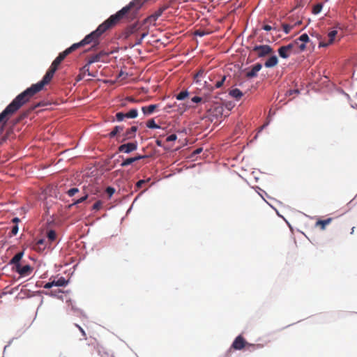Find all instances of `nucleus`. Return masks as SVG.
<instances>
[{"mask_svg": "<svg viewBox=\"0 0 357 357\" xmlns=\"http://www.w3.org/2000/svg\"><path fill=\"white\" fill-rule=\"evenodd\" d=\"M145 1L133 0L116 14L111 15L107 20L100 24L95 31L86 36L79 43H74L73 45H77L76 50L90 43H93V45H98L99 38L102 33L114 27L121 19L133 18Z\"/></svg>", "mask_w": 357, "mask_h": 357, "instance_id": "1", "label": "nucleus"}, {"mask_svg": "<svg viewBox=\"0 0 357 357\" xmlns=\"http://www.w3.org/2000/svg\"><path fill=\"white\" fill-rule=\"evenodd\" d=\"M56 71V70L55 68L50 66L41 81L35 84H32L29 88L17 96L3 111L10 117L36 93L40 91L44 86L50 83Z\"/></svg>", "mask_w": 357, "mask_h": 357, "instance_id": "2", "label": "nucleus"}, {"mask_svg": "<svg viewBox=\"0 0 357 357\" xmlns=\"http://www.w3.org/2000/svg\"><path fill=\"white\" fill-rule=\"evenodd\" d=\"M252 52H255L259 58L265 57L274 53L273 49L268 45H255Z\"/></svg>", "mask_w": 357, "mask_h": 357, "instance_id": "3", "label": "nucleus"}, {"mask_svg": "<svg viewBox=\"0 0 357 357\" xmlns=\"http://www.w3.org/2000/svg\"><path fill=\"white\" fill-rule=\"evenodd\" d=\"M76 46L77 45H72L70 47L67 48L66 50L61 52L59 54V56L53 61L50 66L57 70L59 65L65 59V58L68 54L76 50Z\"/></svg>", "mask_w": 357, "mask_h": 357, "instance_id": "4", "label": "nucleus"}, {"mask_svg": "<svg viewBox=\"0 0 357 357\" xmlns=\"http://www.w3.org/2000/svg\"><path fill=\"white\" fill-rule=\"evenodd\" d=\"M298 45L297 41H294L287 45L281 46L278 49V54L280 57L287 59L289 56L296 52V47Z\"/></svg>", "mask_w": 357, "mask_h": 357, "instance_id": "5", "label": "nucleus"}, {"mask_svg": "<svg viewBox=\"0 0 357 357\" xmlns=\"http://www.w3.org/2000/svg\"><path fill=\"white\" fill-rule=\"evenodd\" d=\"M246 346L252 348H255V347H259V345H255L248 343L241 335H238L233 342L231 348L236 350H241Z\"/></svg>", "mask_w": 357, "mask_h": 357, "instance_id": "6", "label": "nucleus"}, {"mask_svg": "<svg viewBox=\"0 0 357 357\" xmlns=\"http://www.w3.org/2000/svg\"><path fill=\"white\" fill-rule=\"evenodd\" d=\"M337 36V31L335 29L331 30L328 33L327 37L320 40L319 47H325L332 45L335 41Z\"/></svg>", "mask_w": 357, "mask_h": 357, "instance_id": "7", "label": "nucleus"}, {"mask_svg": "<svg viewBox=\"0 0 357 357\" xmlns=\"http://www.w3.org/2000/svg\"><path fill=\"white\" fill-rule=\"evenodd\" d=\"M137 149V142H129L123 144L118 147V151L120 153H130Z\"/></svg>", "mask_w": 357, "mask_h": 357, "instance_id": "8", "label": "nucleus"}, {"mask_svg": "<svg viewBox=\"0 0 357 357\" xmlns=\"http://www.w3.org/2000/svg\"><path fill=\"white\" fill-rule=\"evenodd\" d=\"M9 119L10 116L4 111L0 113V124H1L0 128V135L3 132L4 127ZM6 136L0 137V144H2L4 142H6Z\"/></svg>", "mask_w": 357, "mask_h": 357, "instance_id": "9", "label": "nucleus"}, {"mask_svg": "<svg viewBox=\"0 0 357 357\" xmlns=\"http://www.w3.org/2000/svg\"><path fill=\"white\" fill-rule=\"evenodd\" d=\"M225 107L222 105H215L209 110L208 112L211 116L218 119L223 115Z\"/></svg>", "mask_w": 357, "mask_h": 357, "instance_id": "10", "label": "nucleus"}, {"mask_svg": "<svg viewBox=\"0 0 357 357\" xmlns=\"http://www.w3.org/2000/svg\"><path fill=\"white\" fill-rule=\"evenodd\" d=\"M226 78L227 77L225 75H214L213 78H210L211 81H214L213 86H211V89H213L220 88L223 85Z\"/></svg>", "mask_w": 357, "mask_h": 357, "instance_id": "11", "label": "nucleus"}, {"mask_svg": "<svg viewBox=\"0 0 357 357\" xmlns=\"http://www.w3.org/2000/svg\"><path fill=\"white\" fill-rule=\"evenodd\" d=\"M109 55V53L101 51L99 53L92 55L89 58V64H92L96 62H105V58Z\"/></svg>", "mask_w": 357, "mask_h": 357, "instance_id": "12", "label": "nucleus"}, {"mask_svg": "<svg viewBox=\"0 0 357 357\" xmlns=\"http://www.w3.org/2000/svg\"><path fill=\"white\" fill-rule=\"evenodd\" d=\"M15 271L19 273L21 276L25 277L29 275L33 271V268L30 265L22 266L17 265V267L15 268Z\"/></svg>", "mask_w": 357, "mask_h": 357, "instance_id": "13", "label": "nucleus"}, {"mask_svg": "<svg viewBox=\"0 0 357 357\" xmlns=\"http://www.w3.org/2000/svg\"><path fill=\"white\" fill-rule=\"evenodd\" d=\"M139 29L138 23H135L130 26H128L123 32V36L124 38H128L131 35L135 33Z\"/></svg>", "mask_w": 357, "mask_h": 357, "instance_id": "14", "label": "nucleus"}, {"mask_svg": "<svg viewBox=\"0 0 357 357\" xmlns=\"http://www.w3.org/2000/svg\"><path fill=\"white\" fill-rule=\"evenodd\" d=\"M138 128L137 126H132L130 128L128 129L124 133V138L123 139V142L127 139H132L135 137L136 132Z\"/></svg>", "mask_w": 357, "mask_h": 357, "instance_id": "15", "label": "nucleus"}, {"mask_svg": "<svg viewBox=\"0 0 357 357\" xmlns=\"http://www.w3.org/2000/svg\"><path fill=\"white\" fill-rule=\"evenodd\" d=\"M262 66L261 63H256L255 66H252L251 70L248 71L246 73V77L248 78H252L257 77V73L261 69Z\"/></svg>", "mask_w": 357, "mask_h": 357, "instance_id": "16", "label": "nucleus"}, {"mask_svg": "<svg viewBox=\"0 0 357 357\" xmlns=\"http://www.w3.org/2000/svg\"><path fill=\"white\" fill-rule=\"evenodd\" d=\"M278 63V59L277 56L271 54V56L266 61L264 66L266 68H273Z\"/></svg>", "mask_w": 357, "mask_h": 357, "instance_id": "17", "label": "nucleus"}, {"mask_svg": "<svg viewBox=\"0 0 357 357\" xmlns=\"http://www.w3.org/2000/svg\"><path fill=\"white\" fill-rule=\"evenodd\" d=\"M24 255L23 252H20L17 253L10 260V264L14 265V268L17 267V265H20V260L22 259Z\"/></svg>", "mask_w": 357, "mask_h": 357, "instance_id": "18", "label": "nucleus"}, {"mask_svg": "<svg viewBox=\"0 0 357 357\" xmlns=\"http://www.w3.org/2000/svg\"><path fill=\"white\" fill-rule=\"evenodd\" d=\"M157 107V105H150L149 106L142 107V110L145 115H148L152 114Z\"/></svg>", "mask_w": 357, "mask_h": 357, "instance_id": "19", "label": "nucleus"}, {"mask_svg": "<svg viewBox=\"0 0 357 357\" xmlns=\"http://www.w3.org/2000/svg\"><path fill=\"white\" fill-rule=\"evenodd\" d=\"M229 94L237 100H239L243 96V93L238 89H234L230 90Z\"/></svg>", "mask_w": 357, "mask_h": 357, "instance_id": "20", "label": "nucleus"}, {"mask_svg": "<svg viewBox=\"0 0 357 357\" xmlns=\"http://www.w3.org/2000/svg\"><path fill=\"white\" fill-rule=\"evenodd\" d=\"M91 64H89V61L87 63L80 69L81 74H86L87 73L89 76H91L92 77H95L96 75L93 73H91L89 70V66Z\"/></svg>", "mask_w": 357, "mask_h": 357, "instance_id": "21", "label": "nucleus"}, {"mask_svg": "<svg viewBox=\"0 0 357 357\" xmlns=\"http://www.w3.org/2000/svg\"><path fill=\"white\" fill-rule=\"evenodd\" d=\"M123 130V127L121 126H115L113 130L108 134L109 138L114 137L118 133L121 132Z\"/></svg>", "mask_w": 357, "mask_h": 357, "instance_id": "22", "label": "nucleus"}, {"mask_svg": "<svg viewBox=\"0 0 357 357\" xmlns=\"http://www.w3.org/2000/svg\"><path fill=\"white\" fill-rule=\"evenodd\" d=\"M332 221V218H329L326 220H319L316 222V225L320 226L321 229H325L326 226L330 224Z\"/></svg>", "mask_w": 357, "mask_h": 357, "instance_id": "23", "label": "nucleus"}, {"mask_svg": "<svg viewBox=\"0 0 357 357\" xmlns=\"http://www.w3.org/2000/svg\"><path fill=\"white\" fill-rule=\"evenodd\" d=\"M52 282L56 287H65L68 284V281L63 277L59 278L57 280H53Z\"/></svg>", "mask_w": 357, "mask_h": 357, "instance_id": "24", "label": "nucleus"}, {"mask_svg": "<svg viewBox=\"0 0 357 357\" xmlns=\"http://www.w3.org/2000/svg\"><path fill=\"white\" fill-rule=\"evenodd\" d=\"M96 351L95 345H87L86 348L83 349V352L86 355H92Z\"/></svg>", "mask_w": 357, "mask_h": 357, "instance_id": "25", "label": "nucleus"}, {"mask_svg": "<svg viewBox=\"0 0 357 357\" xmlns=\"http://www.w3.org/2000/svg\"><path fill=\"white\" fill-rule=\"evenodd\" d=\"M138 115L137 109H132L128 113H126V118L135 119Z\"/></svg>", "mask_w": 357, "mask_h": 357, "instance_id": "26", "label": "nucleus"}, {"mask_svg": "<svg viewBox=\"0 0 357 357\" xmlns=\"http://www.w3.org/2000/svg\"><path fill=\"white\" fill-rule=\"evenodd\" d=\"M322 8H323L322 3H317L313 6L312 12L313 14L317 15L321 12Z\"/></svg>", "mask_w": 357, "mask_h": 357, "instance_id": "27", "label": "nucleus"}, {"mask_svg": "<svg viewBox=\"0 0 357 357\" xmlns=\"http://www.w3.org/2000/svg\"><path fill=\"white\" fill-rule=\"evenodd\" d=\"M261 29L265 30V31H271V30H277L278 27L276 26V24L273 23V25L264 24V25L262 26Z\"/></svg>", "mask_w": 357, "mask_h": 357, "instance_id": "28", "label": "nucleus"}, {"mask_svg": "<svg viewBox=\"0 0 357 357\" xmlns=\"http://www.w3.org/2000/svg\"><path fill=\"white\" fill-rule=\"evenodd\" d=\"M146 126L149 128H160V126L155 123V121L152 119L147 121Z\"/></svg>", "mask_w": 357, "mask_h": 357, "instance_id": "29", "label": "nucleus"}, {"mask_svg": "<svg viewBox=\"0 0 357 357\" xmlns=\"http://www.w3.org/2000/svg\"><path fill=\"white\" fill-rule=\"evenodd\" d=\"M189 93L187 91H183L176 96V99L179 100H184L188 96Z\"/></svg>", "mask_w": 357, "mask_h": 357, "instance_id": "30", "label": "nucleus"}, {"mask_svg": "<svg viewBox=\"0 0 357 357\" xmlns=\"http://www.w3.org/2000/svg\"><path fill=\"white\" fill-rule=\"evenodd\" d=\"M135 162V159H133V158H128L127 159H126L125 160H123L122 162V163L121 164V167H126L129 165H131L132 163H133Z\"/></svg>", "mask_w": 357, "mask_h": 357, "instance_id": "31", "label": "nucleus"}, {"mask_svg": "<svg viewBox=\"0 0 357 357\" xmlns=\"http://www.w3.org/2000/svg\"><path fill=\"white\" fill-rule=\"evenodd\" d=\"M56 234L54 230H50L47 232V238L50 241H54L56 239Z\"/></svg>", "mask_w": 357, "mask_h": 357, "instance_id": "32", "label": "nucleus"}, {"mask_svg": "<svg viewBox=\"0 0 357 357\" xmlns=\"http://www.w3.org/2000/svg\"><path fill=\"white\" fill-rule=\"evenodd\" d=\"M165 8H160L158 11L155 13L153 15L150 17V18H153L154 20H157L163 13Z\"/></svg>", "mask_w": 357, "mask_h": 357, "instance_id": "33", "label": "nucleus"}, {"mask_svg": "<svg viewBox=\"0 0 357 357\" xmlns=\"http://www.w3.org/2000/svg\"><path fill=\"white\" fill-rule=\"evenodd\" d=\"M301 41L303 43H306L309 40V36L306 33L302 34L298 38H297L295 41Z\"/></svg>", "mask_w": 357, "mask_h": 357, "instance_id": "34", "label": "nucleus"}, {"mask_svg": "<svg viewBox=\"0 0 357 357\" xmlns=\"http://www.w3.org/2000/svg\"><path fill=\"white\" fill-rule=\"evenodd\" d=\"M126 117V114L123 112H118L116 114V119L118 121H122Z\"/></svg>", "mask_w": 357, "mask_h": 357, "instance_id": "35", "label": "nucleus"}, {"mask_svg": "<svg viewBox=\"0 0 357 357\" xmlns=\"http://www.w3.org/2000/svg\"><path fill=\"white\" fill-rule=\"evenodd\" d=\"M78 192H79L78 188H70L69 190H68L67 194L69 197H73Z\"/></svg>", "mask_w": 357, "mask_h": 357, "instance_id": "36", "label": "nucleus"}, {"mask_svg": "<svg viewBox=\"0 0 357 357\" xmlns=\"http://www.w3.org/2000/svg\"><path fill=\"white\" fill-rule=\"evenodd\" d=\"M87 198H88V195H86L82 197L81 198L77 199L76 201H75L74 203H73V205H77L78 204L82 203L85 200H86Z\"/></svg>", "mask_w": 357, "mask_h": 357, "instance_id": "37", "label": "nucleus"}, {"mask_svg": "<svg viewBox=\"0 0 357 357\" xmlns=\"http://www.w3.org/2000/svg\"><path fill=\"white\" fill-rule=\"evenodd\" d=\"M282 29L285 33H289L290 32L291 29H292V26H290L287 24H283Z\"/></svg>", "mask_w": 357, "mask_h": 357, "instance_id": "38", "label": "nucleus"}, {"mask_svg": "<svg viewBox=\"0 0 357 357\" xmlns=\"http://www.w3.org/2000/svg\"><path fill=\"white\" fill-rule=\"evenodd\" d=\"M115 192V189L112 187H107L106 188V192L108 195L109 197H111Z\"/></svg>", "mask_w": 357, "mask_h": 357, "instance_id": "39", "label": "nucleus"}, {"mask_svg": "<svg viewBox=\"0 0 357 357\" xmlns=\"http://www.w3.org/2000/svg\"><path fill=\"white\" fill-rule=\"evenodd\" d=\"M102 206V202L101 201H98L96 202L93 205V210H96V211H98Z\"/></svg>", "mask_w": 357, "mask_h": 357, "instance_id": "40", "label": "nucleus"}, {"mask_svg": "<svg viewBox=\"0 0 357 357\" xmlns=\"http://www.w3.org/2000/svg\"><path fill=\"white\" fill-rule=\"evenodd\" d=\"M177 139V136L176 134H172L169 136H168L166 139L167 142H173L175 141Z\"/></svg>", "mask_w": 357, "mask_h": 357, "instance_id": "41", "label": "nucleus"}, {"mask_svg": "<svg viewBox=\"0 0 357 357\" xmlns=\"http://www.w3.org/2000/svg\"><path fill=\"white\" fill-rule=\"evenodd\" d=\"M133 159H135V162L137 161V160H139L141 159H143V158H148V156L146 155H137L135 157H132Z\"/></svg>", "mask_w": 357, "mask_h": 357, "instance_id": "42", "label": "nucleus"}, {"mask_svg": "<svg viewBox=\"0 0 357 357\" xmlns=\"http://www.w3.org/2000/svg\"><path fill=\"white\" fill-rule=\"evenodd\" d=\"M146 181L144 180H139L136 183L137 188H141L144 183H146Z\"/></svg>", "mask_w": 357, "mask_h": 357, "instance_id": "43", "label": "nucleus"}, {"mask_svg": "<svg viewBox=\"0 0 357 357\" xmlns=\"http://www.w3.org/2000/svg\"><path fill=\"white\" fill-rule=\"evenodd\" d=\"M18 232V226L17 225H15L13 228H12V230H11V234L15 236L17 234Z\"/></svg>", "mask_w": 357, "mask_h": 357, "instance_id": "44", "label": "nucleus"}, {"mask_svg": "<svg viewBox=\"0 0 357 357\" xmlns=\"http://www.w3.org/2000/svg\"><path fill=\"white\" fill-rule=\"evenodd\" d=\"M305 47H305V43H302L301 45H299L298 43V45L296 47V50L298 48L300 51H303V50H305Z\"/></svg>", "mask_w": 357, "mask_h": 357, "instance_id": "45", "label": "nucleus"}, {"mask_svg": "<svg viewBox=\"0 0 357 357\" xmlns=\"http://www.w3.org/2000/svg\"><path fill=\"white\" fill-rule=\"evenodd\" d=\"M192 101L195 103L200 102L202 101V98L199 96H195L192 98Z\"/></svg>", "mask_w": 357, "mask_h": 357, "instance_id": "46", "label": "nucleus"}, {"mask_svg": "<svg viewBox=\"0 0 357 357\" xmlns=\"http://www.w3.org/2000/svg\"><path fill=\"white\" fill-rule=\"evenodd\" d=\"M53 286H54V284H53V282H52H52H50L46 283V284L44 285V288H45V289H50V288H52Z\"/></svg>", "mask_w": 357, "mask_h": 357, "instance_id": "47", "label": "nucleus"}, {"mask_svg": "<svg viewBox=\"0 0 357 357\" xmlns=\"http://www.w3.org/2000/svg\"><path fill=\"white\" fill-rule=\"evenodd\" d=\"M75 326L79 328L80 332L82 333L83 336L86 337V333H85V331H84V329L81 326H79L78 324H75Z\"/></svg>", "mask_w": 357, "mask_h": 357, "instance_id": "48", "label": "nucleus"}, {"mask_svg": "<svg viewBox=\"0 0 357 357\" xmlns=\"http://www.w3.org/2000/svg\"><path fill=\"white\" fill-rule=\"evenodd\" d=\"M45 241L44 239H40L37 241V245L40 246L45 244Z\"/></svg>", "mask_w": 357, "mask_h": 357, "instance_id": "49", "label": "nucleus"}, {"mask_svg": "<svg viewBox=\"0 0 357 357\" xmlns=\"http://www.w3.org/2000/svg\"><path fill=\"white\" fill-rule=\"evenodd\" d=\"M288 93H289V96H291V95H293V94H297V93H298V90H293V91H292V90H290V91H288Z\"/></svg>", "mask_w": 357, "mask_h": 357, "instance_id": "50", "label": "nucleus"}, {"mask_svg": "<svg viewBox=\"0 0 357 357\" xmlns=\"http://www.w3.org/2000/svg\"><path fill=\"white\" fill-rule=\"evenodd\" d=\"M142 40H142L141 38H137V39L136 40V41H135V45H141V44H142Z\"/></svg>", "mask_w": 357, "mask_h": 357, "instance_id": "51", "label": "nucleus"}, {"mask_svg": "<svg viewBox=\"0 0 357 357\" xmlns=\"http://www.w3.org/2000/svg\"><path fill=\"white\" fill-rule=\"evenodd\" d=\"M20 221V218H14L13 220H12V222L15 223L16 225Z\"/></svg>", "mask_w": 357, "mask_h": 357, "instance_id": "52", "label": "nucleus"}, {"mask_svg": "<svg viewBox=\"0 0 357 357\" xmlns=\"http://www.w3.org/2000/svg\"><path fill=\"white\" fill-rule=\"evenodd\" d=\"M127 100L128 101H130V102H136L135 99L134 98H132V97H128Z\"/></svg>", "mask_w": 357, "mask_h": 357, "instance_id": "53", "label": "nucleus"}, {"mask_svg": "<svg viewBox=\"0 0 357 357\" xmlns=\"http://www.w3.org/2000/svg\"><path fill=\"white\" fill-rule=\"evenodd\" d=\"M195 34L197 35V36H203L204 35V32H201V31H197L195 32Z\"/></svg>", "mask_w": 357, "mask_h": 357, "instance_id": "54", "label": "nucleus"}, {"mask_svg": "<svg viewBox=\"0 0 357 357\" xmlns=\"http://www.w3.org/2000/svg\"><path fill=\"white\" fill-rule=\"evenodd\" d=\"M148 35V32H144L143 33H142L140 38L143 40L146 36Z\"/></svg>", "mask_w": 357, "mask_h": 357, "instance_id": "55", "label": "nucleus"}, {"mask_svg": "<svg viewBox=\"0 0 357 357\" xmlns=\"http://www.w3.org/2000/svg\"><path fill=\"white\" fill-rule=\"evenodd\" d=\"M156 144H157L158 146H162L161 141H160V140H157V141H156Z\"/></svg>", "mask_w": 357, "mask_h": 357, "instance_id": "56", "label": "nucleus"}, {"mask_svg": "<svg viewBox=\"0 0 357 357\" xmlns=\"http://www.w3.org/2000/svg\"><path fill=\"white\" fill-rule=\"evenodd\" d=\"M200 151H201V149H197V150L195 151V153H200Z\"/></svg>", "mask_w": 357, "mask_h": 357, "instance_id": "57", "label": "nucleus"}, {"mask_svg": "<svg viewBox=\"0 0 357 357\" xmlns=\"http://www.w3.org/2000/svg\"><path fill=\"white\" fill-rule=\"evenodd\" d=\"M50 294L51 296H53V295L54 296V295H55V294H54V292L53 291H51V292H50Z\"/></svg>", "mask_w": 357, "mask_h": 357, "instance_id": "58", "label": "nucleus"}, {"mask_svg": "<svg viewBox=\"0 0 357 357\" xmlns=\"http://www.w3.org/2000/svg\"><path fill=\"white\" fill-rule=\"evenodd\" d=\"M267 124H264L262 126V127L261 128V129H263Z\"/></svg>", "mask_w": 357, "mask_h": 357, "instance_id": "59", "label": "nucleus"}, {"mask_svg": "<svg viewBox=\"0 0 357 357\" xmlns=\"http://www.w3.org/2000/svg\"><path fill=\"white\" fill-rule=\"evenodd\" d=\"M354 227H353V228H352V231H351V233H353V232H354Z\"/></svg>", "mask_w": 357, "mask_h": 357, "instance_id": "60", "label": "nucleus"}, {"mask_svg": "<svg viewBox=\"0 0 357 357\" xmlns=\"http://www.w3.org/2000/svg\"><path fill=\"white\" fill-rule=\"evenodd\" d=\"M2 303V301H0V304Z\"/></svg>", "mask_w": 357, "mask_h": 357, "instance_id": "61", "label": "nucleus"}]
</instances>
